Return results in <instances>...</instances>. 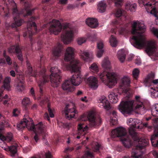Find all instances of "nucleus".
Masks as SVG:
<instances>
[{"label":"nucleus","mask_w":158,"mask_h":158,"mask_svg":"<svg viewBox=\"0 0 158 158\" xmlns=\"http://www.w3.org/2000/svg\"><path fill=\"white\" fill-rule=\"evenodd\" d=\"M146 27L143 21L135 22L132 25L131 33L135 35L130 40L131 44L135 47L141 49L146 45V51L149 56H158V50L156 48L155 41H150L147 42L144 33Z\"/></svg>","instance_id":"f257e3e1"},{"label":"nucleus","mask_w":158,"mask_h":158,"mask_svg":"<svg viewBox=\"0 0 158 158\" xmlns=\"http://www.w3.org/2000/svg\"><path fill=\"white\" fill-rule=\"evenodd\" d=\"M74 49L71 47H68L66 50L64 60L68 61L73 60L70 63V67L72 71L77 72L69 79L72 85L78 86L81 82L82 78L79 73L80 64L78 60L73 59Z\"/></svg>","instance_id":"f03ea898"},{"label":"nucleus","mask_w":158,"mask_h":158,"mask_svg":"<svg viewBox=\"0 0 158 158\" xmlns=\"http://www.w3.org/2000/svg\"><path fill=\"white\" fill-rule=\"evenodd\" d=\"M17 128L18 130H21L27 127L29 130H33L37 131L35 133L34 139L36 142L39 140L38 134H41L43 136H45L47 134L45 126L41 123H40L35 127L31 118L28 117L27 118H24L22 121L17 124Z\"/></svg>","instance_id":"7ed1b4c3"},{"label":"nucleus","mask_w":158,"mask_h":158,"mask_svg":"<svg viewBox=\"0 0 158 158\" xmlns=\"http://www.w3.org/2000/svg\"><path fill=\"white\" fill-rule=\"evenodd\" d=\"M135 101H122L118 106V109L123 114L125 115L130 113L134 108L139 112L140 114H143L146 111L142 102H140V97L136 96Z\"/></svg>","instance_id":"20e7f679"},{"label":"nucleus","mask_w":158,"mask_h":158,"mask_svg":"<svg viewBox=\"0 0 158 158\" xmlns=\"http://www.w3.org/2000/svg\"><path fill=\"white\" fill-rule=\"evenodd\" d=\"M24 6L25 9L22 10L20 12H19L18 10L17 6L16 7H13L10 9H8L9 10H12V15L14 20V22L11 24V27L12 28H16L22 25L23 21L19 19L20 14H24L26 13L27 14L23 15L24 17H25L31 15L34 10V9L31 10L30 6L27 2L24 3Z\"/></svg>","instance_id":"39448f33"},{"label":"nucleus","mask_w":158,"mask_h":158,"mask_svg":"<svg viewBox=\"0 0 158 158\" xmlns=\"http://www.w3.org/2000/svg\"><path fill=\"white\" fill-rule=\"evenodd\" d=\"M134 121V119H133L131 118H130L127 121V123L128 125L130 126L129 129V134L134 141L137 142V144L135 148L137 149H143L146 146L149 144L148 140L144 138L139 139L137 133L133 128Z\"/></svg>","instance_id":"423d86ee"},{"label":"nucleus","mask_w":158,"mask_h":158,"mask_svg":"<svg viewBox=\"0 0 158 158\" xmlns=\"http://www.w3.org/2000/svg\"><path fill=\"white\" fill-rule=\"evenodd\" d=\"M98 75L102 82L110 88H112L117 83L118 75L114 72L104 71L98 73Z\"/></svg>","instance_id":"0eeeda50"},{"label":"nucleus","mask_w":158,"mask_h":158,"mask_svg":"<svg viewBox=\"0 0 158 158\" xmlns=\"http://www.w3.org/2000/svg\"><path fill=\"white\" fill-rule=\"evenodd\" d=\"M138 3L141 6L143 5L148 13L153 15L156 18L155 22L158 25V17L156 14L158 13V2L151 0H138Z\"/></svg>","instance_id":"6e6552de"},{"label":"nucleus","mask_w":158,"mask_h":158,"mask_svg":"<svg viewBox=\"0 0 158 158\" xmlns=\"http://www.w3.org/2000/svg\"><path fill=\"white\" fill-rule=\"evenodd\" d=\"M69 24L65 26V30L63 31L61 38L64 44H68L73 40L75 35L77 32V30L74 28L69 27Z\"/></svg>","instance_id":"1a4fd4ad"},{"label":"nucleus","mask_w":158,"mask_h":158,"mask_svg":"<svg viewBox=\"0 0 158 158\" xmlns=\"http://www.w3.org/2000/svg\"><path fill=\"white\" fill-rule=\"evenodd\" d=\"M80 120L85 121L88 119L89 121V125L90 127H95L101 123V119L99 118H96L94 111H89L87 115H82L80 118Z\"/></svg>","instance_id":"9d476101"},{"label":"nucleus","mask_w":158,"mask_h":158,"mask_svg":"<svg viewBox=\"0 0 158 158\" xmlns=\"http://www.w3.org/2000/svg\"><path fill=\"white\" fill-rule=\"evenodd\" d=\"M50 71L51 73L50 77L52 85L54 87H57L61 81V71L56 67H52Z\"/></svg>","instance_id":"9b49d317"},{"label":"nucleus","mask_w":158,"mask_h":158,"mask_svg":"<svg viewBox=\"0 0 158 158\" xmlns=\"http://www.w3.org/2000/svg\"><path fill=\"white\" fill-rule=\"evenodd\" d=\"M49 30L51 34L57 35L62 29V25L60 22L57 20L53 19L50 23Z\"/></svg>","instance_id":"f8f14e48"},{"label":"nucleus","mask_w":158,"mask_h":158,"mask_svg":"<svg viewBox=\"0 0 158 158\" xmlns=\"http://www.w3.org/2000/svg\"><path fill=\"white\" fill-rule=\"evenodd\" d=\"M70 107V105H66L64 110V113L65 114V117L69 119L73 118L75 114L78 113V111L75 109L74 106H73L71 108Z\"/></svg>","instance_id":"ddd939ff"},{"label":"nucleus","mask_w":158,"mask_h":158,"mask_svg":"<svg viewBox=\"0 0 158 158\" xmlns=\"http://www.w3.org/2000/svg\"><path fill=\"white\" fill-rule=\"evenodd\" d=\"M35 19L34 17H32L27 21V31H26V33L23 34L24 37H26L28 34L29 35L30 37L32 35L33 33L31 30L32 27H34V29L35 31H37L36 24L35 22H32Z\"/></svg>","instance_id":"4468645a"},{"label":"nucleus","mask_w":158,"mask_h":158,"mask_svg":"<svg viewBox=\"0 0 158 158\" xmlns=\"http://www.w3.org/2000/svg\"><path fill=\"white\" fill-rule=\"evenodd\" d=\"M127 134V130L124 127H120L117 128L111 132V136L112 138L124 137Z\"/></svg>","instance_id":"2eb2a0df"},{"label":"nucleus","mask_w":158,"mask_h":158,"mask_svg":"<svg viewBox=\"0 0 158 158\" xmlns=\"http://www.w3.org/2000/svg\"><path fill=\"white\" fill-rule=\"evenodd\" d=\"M154 75L153 74L148 75L144 79L143 83L146 86H151L153 84H156L158 83V79H154Z\"/></svg>","instance_id":"dca6fc26"},{"label":"nucleus","mask_w":158,"mask_h":158,"mask_svg":"<svg viewBox=\"0 0 158 158\" xmlns=\"http://www.w3.org/2000/svg\"><path fill=\"white\" fill-rule=\"evenodd\" d=\"M122 85L121 88L123 89V92L125 94H129L130 90L128 87L130 85V81L129 78L127 76H124L122 80Z\"/></svg>","instance_id":"f3484780"},{"label":"nucleus","mask_w":158,"mask_h":158,"mask_svg":"<svg viewBox=\"0 0 158 158\" xmlns=\"http://www.w3.org/2000/svg\"><path fill=\"white\" fill-rule=\"evenodd\" d=\"M8 51L10 53H16V55L19 60L22 61L23 57L21 49L19 44L11 46L9 49Z\"/></svg>","instance_id":"a211bd4d"},{"label":"nucleus","mask_w":158,"mask_h":158,"mask_svg":"<svg viewBox=\"0 0 158 158\" xmlns=\"http://www.w3.org/2000/svg\"><path fill=\"white\" fill-rule=\"evenodd\" d=\"M77 134L79 135L77 137V139H80L81 136L86 134V132L88 130L87 126L84 123H80L77 126Z\"/></svg>","instance_id":"6ab92c4d"},{"label":"nucleus","mask_w":158,"mask_h":158,"mask_svg":"<svg viewBox=\"0 0 158 158\" xmlns=\"http://www.w3.org/2000/svg\"><path fill=\"white\" fill-rule=\"evenodd\" d=\"M46 70L44 68H43L39 73V76H41L43 78L42 81H40L39 85L40 87V92L42 93V90L41 89V86L43 84L48 82L49 81V77L45 73Z\"/></svg>","instance_id":"aec40b11"},{"label":"nucleus","mask_w":158,"mask_h":158,"mask_svg":"<svg viewBox=\"0 0 158 158\" xmlns=\"http://www.w3.org/2000/svg\"><path fill=\"white\" fill-rule=\"evenodd\" d=\"M98 102L100 103V105L102 106V107L106 110H108L110 109V104L105 96H100L98 98Z\"/></svg>","instance_id":"412c9836"},{"label":"nucleus","mask_w":158,"mask_h":158,"mask_svg":"<svg viewBox=\"0 0 158 158\" xmlns=\"http://www.w3.org/2000/svg\"><path fill=\"white\" fill-rule=\"evenodd\" d=\"M18 78V82L15 85L16 89L18 91L22 92L25 89L24 84V77L22 75L19 76Z\"/></svg>","instance_id":"4be33fe9"},{"label":"nucleus","mask_w":158,"mask_h":158,"mask_svg":"<svg viewBox=\"0 0 158 158\" xmlns=\"http://www.w3.org/2000/svg\"><path fill=\"white\" fill-rule=\"evenodd\" d=\"M87 83L93 89H96L98 87V81L96 77L94 76H90L87 79Z\"/></svg>","instance_id":"5701e85b"},{"label":"nucleus","mask_w":158,"mask_h":158,"mask_svg":"<svg viewBox=\"0 0 158 158\" xmlns=\"http://www.w3.org/2000/svg\"><path fill=\"white\" fill-rule=\"evenodd\" d=\"M79 55L81 59L85 61H87L88 59L93 57L92 53L87 50H81Z\"/></svg>","instance_id":"b1692460"},{"label":"nucleus","mask_w":158,"mask_h":158,"mask_svg":"<svg viewBox=\"0 0 158 158\" xmlns=\"http://www.w3.org/2000/svg\"><path fill=\"white\" fill-rule=\"evenodd\" d=\"M143 149H133L131 152V156L130 157L125 156L123 158H142V154L143 153V152L142 151Z\"/></svg>","instance_id":"393cba45"},{"label":"nucleus","mask_w":158,"mask_h":158,"mask_svg":"<svg viewBox=\"0 0 158 158\" xmlns=\"http://www.w3.org/2000/svg\"><path fill=\"white\" fill-rule=\"evenodd\" d=\"M11 81L10 77H6L4 80L3 86L0 89V97H1L4 89L9 90L10 88V83Z\"/></svg>","instance_id":"a878e982"},{"label":"nucleus","mask_w":158,"mask_h":158,"mask_svg":"<svg viewBox=\"0 0 158 158\" xmlns=\"http://www.w3.org/2000/svg\"><path fill=\"white\" fill-rule=\"evenodd\" d=\"M107 5L104 0H102L97 4V10L99 13H102L106 11Z\"/></svg>","instance_id":"bb28decb"},{"label":"nucleus","mask_w":158,"mask_h":158,"mask_svg":"<svg viewBox=\"0 0 158 158\" xmlns=\"http://www.w3.org/2000/svg\"><path fill=\"white\" fill-rule=\"evenodd\" d=\"M62 88L64 90L68 92H72L74 89V87L72 85L69 79L65 81L62 84Z\"/></svg>","instance_id":"cd10ccee"},{"label":"nucleus","mask_w":158,"mask_h":158,"mask_svg":"<svg viewBox=\"0 0 158 158\" xmlns=\"http://www.w3.org/2000/svg\"><path fill=\"white\" fill-rule=\"evenodd\" d=\"M103 46L104 44L102 41L100 40L97 43V47L98 50L97 55L98 58L101 57L103 55L104 52Z\"/></svg>","instance_id":"c85d7f7f"},{"label":"nucleus","mask_w":158,"mask_h":158,"mask_svg":"<svg viewBox=\"0 0 158 158\" xmlns=\"http://www.w3.org/2000/svg\"><path fill=\"white\" fill-rule=\"evenodd\" d=\"M85 22L88 26L92 28H96L98 25L97 19H95L88 18Z\"/></svg>","instance_id":"c756f323"},{"label":"nucleus","mask_w":158,"mask_h":158,"mask_svg":"<svg viewBox=\"0 0 158 158\" xmlns=\"http://www.w3.org/2000/svg\"><path fill=\"white\" fill-rule=\"evenodd\" d=\"M151 141L153 146L158 147V131L155 130L154 134L152 136Z\"/></svg>","instance_id":"7c9ffc66"},{"label":"nucleus","mask_w":158,"mask_h":158,"mask_svg":"<svg viewBox=\"0 0 158 158\" xmlns=\"http://www.w3.org/2000/svg\"><path fill=\"white\" fill-rule=\"evenodd\" d=\"M125 8L127 10H129L131 12H135L136 8V5L135 3L127 2L125 5Z\"/></svg>","instance_id":"2f4dec72"},{"label":"nucleus","mask_w":158,"mask_h":158,"mask_svg":"<svg viewBox=\"0 0 158 158\" xmlns=\"http://www.w3.org/2000/svg\"><path fill=\"white\" fill-rule=\"evenodd\" d=\"M26 62L27 69V72L28 73L30 76L37 77L38 76L37 72L35 71V70L33 71V70L32 66L31 65L29 61L27 60Z\"/></svg>","instance_id":"473e14b6"},{"label":"nucleus","mask_w":158,"mask_h":158,"mask_svg":"<svg viewBox=\"0 0 158 158\" xmlns=\"http://www.w3.org/2000/svg\"><path fill=\"white\" fill-rule=\"evenodd\" d=\"M0 139L3 141L5 140L7 142H10L13 140V135L11 133H8L6 136H4L2 134H0Z\"/></svg>","instance_id":"72a5a7b5"},{"label":"nucleus","mask_w":158,"mask_h":158,"mask_svg":"<svg viewBox=\"0 0 158 158\" xmlns=\"http://www.w3.org/2000/svg\"><path fill=\"white\" fill-rule=\"evenodd\" d=\"M117 56L120 61L121 63L123 62L126 58V52L125 50L121 49L118 51Z\"/></svg>","instance_id":"f704fd0d"},{"label":"nucleus","mask_w":158,"mask_h":158,"mask_svg":"<svg viewBox=\"0 0 158 158\" xmlns=\"http://www.w3.org/2000/svg\"><path fill=\"white\" fill-rule=\"evenodd\" d=\"M63 46L61 44H59L56 48L53 51V54L56 57H58L60 56L62 50Z\"/></svg>","instance_id":"c9c22d12"},{"label":"nucleus","mask_w":158,"mask_h":158,"mask_svg":"<svg viewBox=\"0 0 158 158\" xmlns=\"http://www.w3.org/2000/svg\"><path fill=\"white\" fill-rule=\"evenodd\" d=\"M121 141L124 146L126 148H129L131 145V141L128 137L126 136L123 137L121 139Z\"/></svg>","instance_id":"e433bc0d"},{"label":"nucleus","mask_w":158,"mask_h":158,"mask_svg":"<svg viewBox=\"0 0 158 158\" xmlns=\"http://www.w3.org/2000/svg\"><path fill=\"white\" fill-rule=\"evenodd\" d=\"M101 65L104 69H110L111 68L110 62L108 57L104 59L102 62Z\"/></svg>","instance_id":"4c0bfd02"},{"label":"nucleus","mask_w":158,"mask_h":158,"mask_svg":"<svg viewBox=\"0 0 158 158\" xmlns=\"http://www.w3.org/2000/svg\"><path fill=\"white\" fill-rule=\"evenodd\" d=\"M117 95L113 92H111L108 95V98L111 102L116 103L118 101Z\"/></svg>","instance_id":"58836bf2"},{"label":"nucleus","mask_w":158,"mask_h":158,"mask_svg":"<svg viewBox=\"0 0 158 158\" xmlns=\"http://www.w3.org/2000/svg\"><path fill=\"white\" fill-rule=\"evenodd\" d=\"M151 114L154 116H158V104L153 106L151 109Z\"/></svg>","instance_id":"ea45409f"},{"label":"nucleus","mask_w":158,"mask_h":158,"mask_svg":"<svg viewBox=\"0 0 158 158\" xmlns=\"http://www.w3.org/2000/svg\"><path fill=\"white\" fill-rule=\"evenodd\" d=\"M101 146L98 143L94 142L92 145V149L95 152H99Z\"/></svg>","instance_id":"a19ab883"},{"label":"nucleus","mask_w":158,"mask_h":158,"mask_svg":"<svg viewBox=\"0 0 158 158\" xmlns=\"http://www.w3.org/2000/svg\"><path fill=\"white\" fill-rule=\"evenodd\" d=\"M152 90L151 92V96L152 98H156L158 97V88L151 87Z\"/></svg>","instance_id":"79ce46f5"},{"label":"nucleus","mask_w":158,"mask_h":158,"mask_svg":"<svg viewBox=\"0 0 158 158\" xmlns=\"http://www.w3.org/2000/svg\"><path fill=\"white\" fill-rule=\"evenodd\" d=\"M31 103V101L30 98L28 97H25L22 100V104L23 107L26 108L27 106L29 105Z\"/></svg>","instance_id":"37998d69"},{"label":"nucleus","mask_w":158,"mask_h":158,"mask_svg":"<svg viewBox=\"0 0 158 158\" xmlns=\"http://www.w3.org/2000/svg\"><path fill=\"white\" fill-rule=\"evenodd\" d=\"M18 145L15 144V145H12L8 147V151H10L11 153V156L12 157L14 156L15 154L17 152V148Z\"/></svg>","instance_id":"c03bdc74"},{"label":"nucleus","mask_w":158,"mask_h":158,"mask_svg":"<svg viewBox=\"0 0 158 158\" xmlns=\"http://www.w3.org/2000/svg\"><path fill=\"white\" fill-rule=\"evenodd\" d=\"M123 0H107L108 2L109 3L114 2L115 6L117 7H121L123 4Z\"/></svg>","instance_id":"a18cd8bd"},{"label":"nucleus","mask_w":158,"mask_h":158,"mask_svg":"<svg viewBox=\"0 0 158 158\" xmlns=\"http://www.w3.org/2000/svg\"><path fill=\"white\" fill-rule=\"evenodd\" d=\"M109 42L112 47H115L117 44V41L116 38L111 35L109 39Z\"/></svg>","instance_id":"49530a36"},{"label":"nucleus","mask_w":158,"mask_h":158,"mask_svg":"<svg viewBox=\"0 0 158 158\" xmlns=\"http://www.w3.org/2000/svg\"><path fill=\"white\" fill-rule=\"evenodd\" d=\"M94 155L91 152V150L88 149L86 151L83 158H94Z\"/></svg>","instance_id":"de8ad7c7"},{"label":"nucleus","mask_w":158,"mask_h":158,"mask_svg":"<svg viewBox=\"0 0 158 158\" xmlns=\"http://www.w3.org/2000/svg\"><path fill=\"white\" fill-rule=\"evenodd\" d=\"M134 125H133V128L135 130V128L140 129L139 125L141 124L142 122L140 121L139 120L137 119H134Z\"/></svg>","instance_id":"09e8293b"},{"label":"nucleus","mask_w":158,"mask_h":158,"mask_svg":"<svg viewBox=\"0 0 158 158\" xmlns=\"http://www.w3.org/2000/svg\"><path fill=\"white\" fill-rule=\"evenodd\" d=\"M89 69L91 71L94 73H97L99 71V69L97 64L95 63H93L89 67Z\"/></svg>","instance_id":"8fccbe9b"},{"label":"nucleus","mask_w":158,"mask_h":158,"mask_svg":"<svg viewBox=\"0 0 158 158\" xmlns=\"http://www.w3.org/2000/svg\"><path fill=\"white\" fill-rule=\"evenodd\" d=\"M125 14V11L123 10H122L120 9H118L115 13L116 16L117 17H119L122 15H124Z\"/></svg>","instance_id":"3c124183"},{"label":"nucleus","mask_w":158,"mask_h":158,"mask_svg":"<svg viewBox=\"0 0 158 158\" xmlns=\"http://www.w3.org/2000/svg\"><path fill=\"white\" fill-rule=\"evenodd\" d=\"M3 56L5 59L8 64L9 65H11L12 63V60L10 57L6 55V52L5 51H4L3 52Z\"/></svg>","instance_id":"603ef678"},{"label":"nucleus","mask_w":158,"mask_h":158,"mask_svg":"<svg viewBox=\"0 0 158 158\" xmlns=\"http://www.w3.org/2000/svg\"><path fill=\"white\" fill-rule=\"evenodd\" d=\"M48 110L49 114L51 118H53L54 116V109L52 110L50 107V104L49 103L48 105Z\"/></svg>","instance_id":"864d4df0"},{"label":"nucleus","mask_w":158,"mask_h":158,"mask_svg":"<svg viewBox=\"0 0 158 158\" xmlns=\"http://www.w3.org/2000/svg\"><path fill=\"white\" fill-rule=\"evenodd\" d=\"M9 4L7 6L8 9H10L13 7H16V5L13 0H8Z\"/></svg>","instance_id":"5fc2aeb1"},{"label":"nucleus","mask_w":158,"mask_h":158,"mask_svg":"<svg viewBox=\"0 0 158 158\" xmlns=\"http://www.w3.org/2000/svg\"><path fill=\"white\" fill-rule=\"evenodd\" d=\"M86 40L85 38L84 37H80L77 38V42L78 44L79 45H81L82 44L85 43Z\"/></svg>","instance_id":"6e6d98bb"},{"label":"nucleus","mask_w":158,"mask_h":158,"mask_svg":"<svg viewBox=\"0 0 158 158\" xmlns=\"http://www.w3.org/2000/svg\"><path fill=\"white\" fill-rule=\"evenodd\" d=\"M110 124L111 125H114L117 124L118 123V121L116 117H111L110 121Z\"/></svg>","instance_id":"4d7b16f0"},{"label":"nucleus","mask_w":158,"mask_h":158,"mask_svg":"<svg viewBox=\"0 0 158 158\" xmlns=\"http://www.w3.org/2000/svg\"><path fill=\"white\" fill-rule=\"evenodd\" d=\"M139 70L138 69L135 68V69L132 71V75L133 77L135 78H137L138 77L139 73Z\"/></svg>","instance_id":"13d9d810"},{"label":"nucleus","mask_w":158,"mask_h":158,"mask_svg":"<svg viewBox=\"0 0 158 158\" xmlns=\"http://www.w3.org/2000/svg\"><path fill=\"white\" fill-rule=\"evenodd\" d=\"M152 32L158 38V29L154 27L151 28Z\"/></svg>","instance_id":"bf43d9fd"},{"label":"nucleus","mask_w":158,"mask_h":158,"mask_svg":"<svg viewBox=\"0 0 158 158\" xmlns=\"http://www.w3.org/2000/svg\"><path fill=\"white\" fill-rule=\"evenodd\" d=\"M127 32V30L124 28H121L119 30V33L121 35H124Z\"/></svg>","instance_id":"052dcab7"},{"label":"nucleus","mask_w":158,"mask_h":158,"mask_svg":"<svg viewBox=\"0 0 158 158\" xmlns=\"http://www.w3.org/2000/svg\"><path fill=\"white\" fill-rule=\"evenodd\" d=\"M135 64L138 65H140L141 63V61L140 58L139 56H137L135 62Z\"/></svg>","instance_id":"680f3d73"},{"label":"nucleus","mask_w":158,"mask_h":158,"mask_svg":"<svg viewBox=\"0 0 158 158\" xmlns=\"http://www.w3.org/2000/svg\"><path fill=\"white\" fill-rule=\"evenodd\" d=\"M153 120L154 123V126L155 128H158V117L154 118Z\"/></svg>","instance_id":"e2e57ef3"},{"label":"nucleus","mask_w":158,"mask_h":158,"mask_svg":"<svg viewBox=\"0 0 158 158\" xmlns=\"http://www.w3.org/2000/svg\"><path fill=\"white\" fill-rule=\"evenodd\" d=\"M3 142V143H4V145H1L0 146L1 147L3 148L4 150L6 151H7L9 150L8 147L9 146H8L6 145V143H5L4 141Z\"/></svg>","instance_id":"0e129e2a"},{"label":"nucleus","mask_w":158,"mask_h":158,"mask_svg":"<svg viewBox=\"0 0 158 158\" xmlns=\"http://www.w3.org/2000/svg\"><path fill=\"white\" fill-rule=\"evenodd\" d=\"M73 147L69 148V147H66L64 149V152H71L74 150Z\"/></svg>","instance_id":"69168bd1"},{"label":"nucleus","mask_w":158,"mask_h":158,"mask_svg":"<svg viewBox=\"0 0 158 158\" xmlns=\"http://www.w3.org/2000/svg\"><path fill=\"white\" fill-rule=\"evenodd\" d=\"M48 98H46L45 99L42 100L40 103V104L42 106L43 105H44L45 103H47L48 101Z\"/></svg>","instance_id":"338daca9"},{"label":"nucleus","mask_w":158,"mask_h":158,"mask_svg":"<svg viewBox=\"0 0 158 158\" xmlns=\"http://www.w3.org/2000/svg\"><path fill=\"white\" fill-rule=\"evenodd\" d=\"M152 153L155 158H158V151L154 150L152 152Z\"/></svg>","instance_id":"774afa93"}]
</instances>
